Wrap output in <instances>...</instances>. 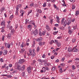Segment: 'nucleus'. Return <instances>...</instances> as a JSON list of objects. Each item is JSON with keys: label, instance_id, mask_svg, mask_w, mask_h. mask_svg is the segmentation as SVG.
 I'll return each instance as SVG.
<instances>
[{"label": "nucleus", "instance_id": "f03ea898", "mask_svg": "<svg viewBox=\"0 0 79 79\" xmlns=\"http://www.w3.org/2000/svg\"><path fill=\"white\" fill-rule=\"evenodd\" d=\"M29 52H28L27 53V55L29 56H30V55H31V53H32V50H31V49H29Z\"/></svg>", "mask_w": 79, "mask_h": 79}, {"label": "nucleus", "instance_id": "37998d69", "mask_svg": "<svg viewBox=\"0 0 79 79\" xmlns=\"http://www.w3.org/2000/svg\"><path fill=\"white\" fill-rule=\"evenodd\" d=\"M75 66L74 65H72V69L73 70H74L75 69Z\"/></svg>", "mask_w": 79, "mask_h": 79}, {"label": "nucleus", "instance_id": "69168bd1", "mask_svg": "<svg viewBox=\"0 0 79 79\" xmlns=\"http://www.w3.org/2000/svg\"><path fill=\"white\" fill-rule=\"evenodd\" d=\"M20 70H22L23 71V70H24V68H23V67H21L20 69Z\"/></svg>", "mask_w": 79, "mask_h": 79}, {"label": "nucleus", "instance_id": "680f3d73", "mask_svg": "<svg viewBox=\"0 0 79 79\" xmlns=\"http://www.w3.org/2000/svg\"><path fill=\"white\" fill-rule=\"evenodd\" d=\"M55 57V56H52L51 57V59H52V60H53V58H54V57Z\"/></svg>", "mask_w": 79, "mask_h": 79}, {"label": "nucleus", "instance_id": "b1692460", "mask_svg": "<svg viewBox=\"0 0 79 79\" xmlns=\"http://www.w3.org/2000/svg\"><path fill=\"white\" fill-rule=\"evenodd\" d=\"M60 73H63V69L62 68H61L59 70Z\"/></svg>", "mask_w": 79, "mask_h": 79}, {"label": "nucleus", "instance_id": "ea45409f", "mask_svg": "<svg viewBox=\"0 0 79 79\" xmlns=\"http://www.w3.org/2000/svg\"><path fill=\"white\" fill-rule=\"evenodd\" d=\"M27 27H28V28H31L32 27V25H29L27 26Z\"/></svg>", "mask_w": 79, "mask_h": 79}, {"label": "nucleus", "instance_id": "2eb2a0df", "mask_svg": "<svg viewBox=\"0 0 79 79\" xmlns=\"http://www.w3.org/2000/svg\"><path fill=\"white\" fill-rule=\"evenodd\" d=\"M5 8L4 7H3L1 10V11L2 13V11H5Z\"/></svg>", "mask_w": 79, "mask_h": 79}, {"label": "nucleus", "instance_id": "dca6fc26", "mask_svg": "<svg viewBox=\"0 0 79 79\" xmlns=\"http://www.w3.org/2000/svg\"><path fill=\"white\" fill-rule=\"evenodd\" d=\"M55 42H54V40H51L50 42H49V44L50 45H52L53 43H54Z\"/></svg>", "mask_w": 79, "mask_h": 79}, {"label": "nucleus", "instance_id": "423d86ee", "mask_svg": "<svg viewBox=\"0 0 79 79\" xmlns=\"http://www.w3.org/2000/svg\"><path fill=\"white\" fill-rule=\"evenodd\" d=\"M43 39H42V38L41 37H40L39 38L37 39L36 40L37 42H40V41H42V40Z\"/></svg>", "mask_w": 79, "mask_h": 79}, {"label": "nucleus", "instance_id": "de8ad7c7", "mask_svg": "<svg viewBox=\"0 0 79 79\" xmlns=\"http://www.w3.org/2000/svg\"><path fill=\"white\" fill-rule=\"evenodd\" d=\"M0 61L2 62H3V61H4L3 59V58H1L0 59Z\"/></svg>", "mask_w": 79, "mask_h": 79}, {"label": "nucleus", "instance_id": "4468645a", "mask_svg": "<svg viewBox=\"0 0 79 79\" xmlns=\"http://www.w3.org/2000/svg\"><path fill=\"white\" fill-rule=\"evenodd\" d=\"M15 30H14V29H12L11 30V34H13L14 33H15Z\"/></svg>", "mask_w": 79, "mask_h": 79}, {"label": "nucleus", "instance_id": "cd10ccee", "mask_svg": "<svg viewBox=\"0 0 79 79\" xmlns=\"http://www.w3.org/2000/svg\"><path fill=\"white\" fill-rule=\"evenodd\" d=\"M39 45L40 46H42V42H39Z\"/></svg>", "mask_w": 79, "mask_h": 79}, {"label": "nucleus", "instance_id": "0eeeda50", "mask_svg": "<svg viewBox=\"0 0 79 79\" xmlns=\"http://www.w3.org/2000/svg\"><path fill=\"white\" fill-rule=\"evenodd\" d=\"M16 12H15V15H18V9L19 8H18V7H16Z\"/></svg>", "mask_w": 79, "mask_h": 79}, {"label": "nucleus", "instance_id": "4d7b16f0", "mask_svg": "<svg viewBox=\"0 0 79 79\" xmlns=\"http://www.w3.org/2000/svg\"><path fill=\"white\" fill-rule=\"evenodd\" d=\"M77 28V26H75L74 27H73V29L74 30H75Z\"/></svg>", "mask_w": 79, "mask_h": 79}, {"label": "nucleus", "instance_id": "c03bdc74", "mask_svg": "<svg viewBox=\"0 0 79 79\" xmlns=\"http://www.w3.org/2000/svg\"><path fill=\"white\" fill-rule=\"evenodd\" d=\"M5 45L6 47H7V46H8V44H7V43H5Z\"/></svg>", "mask_w": 79, "mask_h": 79}, {"label": "nucleus", "instance_id": "052dcab7", "mask_svg": "<svg viewBox=\"0 0 79 79\" xmlns=\"http://www.w3.org/2000/svg\"><path fill=\"white\" fill-rule=\"evenodd\" d=\"M75 60H76V61H79V58H76L75 59Z\"/></svg>", "mask_w": 79, "mask_h": 79}, {"label": "nucleus", "instance_id": "09e8293b", "mask_svg": "<svg viewBox=\"0 0 79 79\" xmlns=\"http://www.w3.org/2000/svg\"><path fill=\"white\" fill-rule=\"evenodd\" d=\"M64 59H65L64 57L62 58L61 60V61H64Z\"/></svg>", "mask_w": 79, "mask_h": 79}, {"label": "nucleus", "instance_id": "7ed1b4c3", "mask_svg": "<svg viewBox=\"0 0 79 79\" xmlns=\"http://www.w3.org/2000/svg\"><path fill=\"white\" fill-rule=\"evenodd\" d=\"M1 25L3 27H5V22L3 20L1 22Z\"/></svg>", "mask_w": 79, "mask_h": 79}, {"label": "nucleus", "instance_id": "5701e85b", "mask_svg": "<svg viewBox=\"0 0 79 79\" xmlns=\"http://www.w3.org/2000/svg\"><path fill=\"white\" fill-rule=\"evenodd\" d=\"M67 24V22H66V21H65L64 22V26H66Z\"/></svg>", "mask_w": 79, "mask_h": 79}, {"label": "nucleus", "instance_id": "864d4df0", "mask_svg": "<svg viewBox=\"0 0 79 79\" xmlns=\"http://www.w3.org/2000/svg\"><path fill=\"white\" fill-rule=\"evenodd\" d=\"M34 3H31V4H30V6L32 7V6H34Z\"/></svg>", "mask_w": 79, "mask_h": 79}, {"label": "nucleus", "instance_id": "9d476101", "mask_svg": "<svg viewBox=\"0 0 79 79\" xmlns=\"http://www.w3.org/2000/svg\"><path fill=\"white\" fill-rule=\"evenodd\" d=\"M8 53V51L6 50H4V53L3 55H6L7 53Z\"/></svg>", "mask_w": 79, "mask_h": 79}, {"label": "nucleus", "instance_id": "a878e982", "mask_svg": "<svg viewBox=\"0 0 79 79\" xmlns=\"http://www.w3.org/2000/svg\"><path fill=\"white\" fill-rule=\"evenodd\" d=\"M38 61L39 62H40V63H43V60H42L38 59Z\"/></svg>", "mask_w": 79, "mask_h": 79}, {"label": "nucleus", "instance_id": "79ce46f5", "mask_svg": "<svg viewBox=\"0 0 79 79\" xmlns=\"http://www.w3.org/2000/svg\"><path fill=\"white\" fill-rule=\"evenodd\" d=\"M37 52H39V50H40V48H39V47H37Z\"/></svg>", "mask_w": 79, "mask_h": 79}, {"label": "nucleus", "instance_id": "a19ab883", "mask_svg": "<svg viewBox=\"0 0 79 79\" xmlns=\"http://www.w3.org/2000/svg\"><path fill=\"white\" fill-rule=\"evenodd\" d=\"M61 43H59L57 44V46L58 47H60V46H61Z\"/></svg>", "mask_w": 79, "mask_h": 79}, {"label": "nucleus", "instance_id": "473e14b6", "mask_svg": "<svg viewBox=\"0 0 79 79\" xmlns=\"http://www.w3.org/2000/svg\"><path fill=\"white\" fill-rule=\"evenodd\" d=\"M75 8H76V6H74V5H73L72 10H74V9H75Z\"/></svg>", "mask_w": 79, "mask_h": 79}, {"label": "nucleus", "instance_id": "f704fd0d", "mask_svg": "<svg viewBox=\"0 0 79 79\" xmlns=\"http://www.w3.org/2000/svg\"><path fill=\"white\" fill-rule=\"evenodd\" d=\"M42 69H43L42 70L44 71V73L45 72V70H46L45 69V67H43L42 68Z\"/></svg>", "mask_w": 79, "mask_h": 79}, {"label": "nucleus", "instance_id": "f257e3e1", "mask_svg": "<svg viewBox=\"0 0 79 79\" xmlns=\"http://www.w3.org/2000/svg\"><path fill=\"white\" fill-rule=\"evenodd\" d=\"M33 53H31V54L30 55V56H31L32 58H34L35 56V49H33L32 50Z\"/></svg>", "mask_w": 79, "mask_h": 79}, {"label": "nucleus", "instance_id": "e433bc0d", "mask_svg": "<svg viewBox=\"0 0 79 79\" xmlns=\"http://www.w3.org/2000/svg\"><path fill=\"white\" fill-rule=\"evenodd\" d=\"M39 34L40 36H42V32L41 31H39Z\"/></svg>", "mask_w": 79, "mask_h": 79}, {"label": "nucleus", "instance_id": "3c124183", "mask_svg": "<svg viewBox=\"0 0 79 79\" xmlns=\"http://www.w3.org/2000/svg\"><path fill=\"white\" fill-rule=\"evenodd\" d=\"M52 71H55V67H52Z\"/></svg>", "mask_w": 79, "mask_h": 79}, {"label": "nucleus", "instance_id": "2f4dec72", "mask_svg": "<svg viewBox=\"0 0 79 79\" xmlns=\"http://www.w3.org/2000/svg\"><path fill=\"white\" fill-rule=\"evenodd\" d=\"M58 31H55L53 33V34L54 35H56V34H57V33H58Z\"/></svg>", "mask_w": 79, "mask_h": 79}, {"label": "nucleus", "instance_id": "6e6d98bb", "mask_svg": "<svg viewBox=\"0 0 79 79\" xmlns=\"http://www.w3.org/2000/svg\"><path fill=\"white\" fill-rule=\"evenodd\" d=\"M10 44H8V45H7V48H10Z\"/></svg>", "mask_w": 79, "mask_h": 79}, {"label": "nucleus", "instance_id": "1a4fd4ad", "mask_svg": "<svg viewBox=\"0 0 79 79\" xmlns=\"http://www.w3.org/2000/svg\"><path fill=\"white\" fill-rule=\"evenodd\" d=\"M24 62V60H23V59L19 60V64H21V63H23Z\"/></svg>", "mask_w": 79, "mask_h": 79}, {"label": "nucleus", "instance_id": "7c9ffc66", "mask_svg": "<svg viewBox=\"0 0 79 79\" xmlns=\"http://www.w3.org/2000/svg\"><path fill=\"white\" fill-rule=\"evenodd\" d=\"M45 68L46 69V70H47V71H49L50 70V69L49 68L47 67V66H46Z\"/></svg>", "mask_w": 79, "mask_h": 79}, {"label": "nucleus", "instance_id": "49530a36", "mask_svg": "<svg viewBox=\"0 0 79 79\" xmlns=\"http://www.w3.org/2000/svg\"><path fill=\"white\" fill-rule=\"evenodd\" d=\"M22 5L21 4H19V5H18V8L21 7Z\"/></svg>", "mask_w": 79, "mask_h": 79}, {"label": "nucleus", "instance_id": "72a5a7b5", "mask_svg": "<svg viewBox=\"0 0 79 79\" xmlns=\"http://www.w3.org/2000/svg\"><path fill=\"white\" fill-rule=\"evenodd\" d=\"M13 15H12L10 17L9 19H10V20H11L12 19H13Z\"/></svg>", "mask_w": 79, "mask_h": 79}, {"label": "nucleus", "instance_id": "c756f323", "mask_svg": "<svg viewBox=\"0 0 79 79\" xmlns=\"http://www.w3.org/2000/svg\"><path fill=\"white\" fill-rule=\"evenodd\" d=\"M64 18H63L62 19V21H61V24H63V22H64Z\"/></svg>", "mask_w": 79, "mask_h": 79}, {"label": "nucleus", "instance_id": "bf43d9fd", "mask_svg": "<svg viewBox=\"0 0 79 79\" xmlns=\"http://www.w3.org/2000/svg\"><path fill=\"white\" fill-rule=\"evenodd\" d=\"M55 43H56V44H57L58 43V41L57 40H55Z\"/></svg>", "mask_w": 79, "mask_h": 79}, {"label": "nucleus", "instance_id": "bb28decb", "mask_svg": "<svg viewBox=\"0 0 79 79\" xmlns=\"http://www.w3.org/2000/svg\"><path fill=\"white\" fill-rule=\"evenodd\" d=\"M17 69H18V70H19V71H21V69H20V66L19 65H18L17 66Z\"/></svg>", "mask_w": 79, "mask_h": 79}, {"label": "nucleus", "instance_id": "20e7f679", "mask_svg": "<svg viewBox=\"0 0 79 79\" xmlns=\"http://www.w3.org/2000/svg\"><path fill=\"white\" fill-rule=\"evenodd\" d=\"M78 50H79L78 49L76 48H74L72 49V52H78Z\"/></svg>", "mask_w": 79, "mask_h": 79}, {"label": "nucleus", "instance_id": "4be33fe9", "mask_svg": "<svg viewBox=\"0 0 79 79\" xmlns=\"http://www.w3.org/2000/svg\"><path fill=\"white\" fill-rule=\"evenodd\" d=\"M59 29L61 30H62V31L63 30H64V27H63V26L59 27Z\"/></svg>", "mask_w": 79, "mask_h": 79}, {"label": "nucleus", "instance_id": "603ef678", "mask_svg": "<svg viewBox=\"0 0 79 79\" xmlns=\"http://www.w3.org/2000/svg\"><path fill=\"white\" fill-rule=\"evenodd\" d=\"M60 65L61 66H64V63H63L62 64H60Z\"/></svg>", "mask_w": 79, "mask_h": 79}, {"label": "nucleus", "instance_id": "393cba45", "mask_svg": "<svg viewBox=\"0 0 79 79\" xmlns=\"http://www.w3.org/2000/svg\"><path fill=\"white\" fill-rule=\"evenodd\" d=\"M69 30V34H71V33H72V31L71 30V29H68Z\"/></svg>", "mask_w": 79, "mask_h": 79}, {"label": "nucleus", "instance_id": "6ab92c4d", "mask_svg": "<svg viewBox=\"0 0 79 79\" xmlns=\"http://www.w3.org/2000/svg\"><path fill=\"white\" fill-rule=\"evenodd\" d=\"M6 76L7 77H8V78H11L12 77V76L10 75H7Z\"/></svg>", "mask_w": 79, "mask_h": 79}, {"label": "nucleus", "instance_id": "4c0bfd02", "mask_svg": "<svg viewBox=\"0 0 79 79\" xmlns=\"http://www.w3.org/2000/svg\"><path fill=\"white\" fill-rule=\"evenodd\" d=\"M46 6H47V4H46V3L44 2L43 5V7H45Z\"/></svg>", "mask_w": 79, "mask_h": 79}, {"label": "nucleus", "instance_id": "aec40b11", "mask_svg": "<svg viewBox=\"0 0 79 79\" xmlns=\"http://www.w3.org/2000/svg\"><path fill=\"white\" fill-rule=\"evenodd\" d=\"M79 14V11H76L75 16H77Z\"/></svg>", "mask_w": 79, "mask_h": 79}, {"label": "nucleus", "instance_id": "9b49d317", "mask_svg": "<svg viewBox=\"0 0 79 79\" xmlns=\"http://www.w3.org/2000/svg\"><path fill=\"white\" fill-rule=\"evenodd\" d=\"M72 48H71V47H69L68 49V51L69 52H73L72 51Z\"/></svg>", "mask_w": 79, "mask_h": 79}, {"label": "nucleus", "instance_id": "338daca9", "mask_svg": "<svg viewBox=\"0 0 79 79\" xmlns=\"http://www.w3.org/2000/svg\"><path fill=\"white\" fill-rule=\"evenodd\" d=\"M56 19H57V20H60V18H59V17L58 16H57L56 18Z\"/></svg>", "mask_w": 79, "mask_h": 79}, {"label": "nucleus", "instance_id": "8fccbe9b", "mask_svg": "<svg viewBox=\"0 0 79 79\" xmlns=\"http://www.w3.org/2000/svg\"><path fill=\"white\" fill-rule=\"evenodd\" d=\"M32 10H30V11L28 12V14L27 15V16H28V15H29L30 14V13H32Z\"/></svg>", "mask_w": 79, "mask_h": 79}, {"label": "nucleus", "instance_id": "39448f33", "mask_svg": "<svg viewBox=\"0 0 79 79\" xmlns=\"http://www.w3.org/2000/svg\"><path fill=\"white\" fill-rule=\"evenodd\" d=\"M46 28L48 31H50V28L49 27V26L48 25H46Z\"/></svg>", "mask_w": 79, "mask_h": 79}, {"label": "nucleus", "instance_id": "412c9836", "mask_svg": "<svg viewBox=\"0 0 79 79\" xmlns=\"http://www.w3.org/2000/svg\"><path fill=\"white\" fill-rule=\"evenodd\" d=\"M37 11L38 12V13H42V10L40 9H38L37 10Z\"/></svg>", "mask_w": 79, "mask_h": 79}, {"label": "nucleus", "instance_id": "13d9d810", "mask_svg": "<svg viewBox=\"0 0 79 79\" xmlns=\"http://www.w3.org/2000/svg\"><path fill=\"white\" fill-rule=\"evenodd\" d=\"M46 56H45V55L43 54L42 56V58H45Z\"/></svg>", "mask_w": 79, "mask_h": 79}, {"label": "nucleus", "instance_id": "ddd939ff", "mask_svg": "<svg viewBox=\"0 0 79 79\" xmlns=\"http://www.w3.org/2000/svg\"><path fill=\"white\" fill-rule=\"evenodd\" d=\"M5 27H3L1 28V29L2 30L1 32H3L5 31H4V29H5Z\"/></svg>", "mask_w": 79, "mask_h": 79}, {"label": "nucleus", "instance_id": "c85d7f7f", "mask_svg": "<svg viewBox=\"0 0 79 79\" xmlns=\"http://www.w3.org/2000/svg\"><path fill=\"white\" fill-rule=\"evenodd\" d=\"M29 20H27V19H26L25 20V24H26L27 23H29Z\"/></svg>", "mask_w": 79, "mask_h": 79}, {"label": "nucleus", "instance_id": "a18cd8bd", "mask_svg": "<svg viewBox=\"0 0 79 79\" xmlns=\"http://www.w3.org/2000/svg\"><path fill=\"white\" fill-rule=\"evenodd\" d=\"M11 37V34L9 33V34H8V36H7V37Z\"/></svg>", "mask_w": 79, "mask_h": 79}, {"label": "nucleus", "instance_id": "c9c22d12", "mask_svg": "<svg viewBox=\"0 0 79 79\" xmlns=\"http://www.w3.org/2000/svg\"><path fill=\"white\" fill-rule=\"evenodd\" d=\"M6 64H5L3 66H2V69H3V68H6Z\"/></svg>", "mask_w": 79, "mask_h": 79}, {"label": "nucleus", "instance_id": "774afa93", "mask_svg": "<svg viewBox=\"0 0 79 79\" xmlns=\"http://www.w3.org/2000/svg\"><path fill=\"white\" fill-rule=\"evenodd\" d=\"M14 73H18V70H14Z\"/></svg>", "mask_w": 79, "mask_h": 79}, {"label": "nucleus", "instance_id": "5fc2aeb1", "mask_svg": "<svg viewBox=\"0 0 79 79\" xmlns=\"http://www.w3.org/2000/svg\"><path fill=\"white\" fill-rule=\"evenodd\" d=\"M31 35H33V34L34 35V31H32L31 33Z\"/></svg>", "mask_w": 79, "mask_h": 79}, {"label": "nucleus", "instance_id": "58836bf2", "mask_svg": "<svg viewBox=\"0 0 79 79\" xmlns=\"http://www.w3.org/2000/svg\"><path fill=\"white\" fill-rule=\"evenodd\" d=\"M76 39L73 38L72 39V42L73 43H74V42H76Z\"/></svg>", "mask_w": 79, "mask_h": 79}, {"label": "nucleus", "instance_id": "6e6552de", "mask_svg": "<svg viewBox=\"0 0 79 79\" xmlns=\"http://www.w3.org/2000/svg\"><path fill=\"white\" fill-rule=\"evenodd\" d=\"M34 35H35L36 34H38V30L37 29H35L34 31Z\"/></svg>", "mask_w": 79, "mask_h": 79}, {"label": "nucleus", "instance_id": "0e129e2a", "mask_svg": "<svg viewBox=\"0 0 79 79\" xmlns=\"http://www.w3.org/2000/svg\"><path fill=\"white\" fill-rule=\"evenodd\" d=\"M73 60H69V61L68 62V63H71V62H72Z\"/></svg>", "mask_w": 79, "mask_h": 79}, {"label": "nucleus", "instance_id": "e2e57ef3", "mask_svg": "<svg viewBox=\"0 0 79 79\" xmlns=\"http://www.w3.org/2000/svg\"><path fill=\"white\" fill-rule=\"evenodd\" d=\"M71 22H68L67 24V25H68V26H69V24H71Z\"/></svg>", "mask_w": 79, "mask_h": 79}, {"label": "nucleus", "instance_id": "a211bd4d", "mask_svg": "<svg viewBox=\"0 0 79 79\" xmlns=\"http://www.w3.org/2000/svg\"><path fill=\"white\" fill-rule=\"evenodd\" d=\"M22 76L23 77H24L25 76V72H23L22 73Z\"/></svg>", "mask_w": 79, "mask_h": 79}, {"label": "nucleus", "instance_id": "f8f14e48", "mask_svg": "<svg viewBox=\"0 0 79 79\" xmlns=\"http://www.w3.org/2000/svg\"><path fill=\"white\" fill-rule=\"evenodd\" d=\"M25 51V49L24 48L22 49L21 50V51H20V53H23Z\"/></svg>", "mask_w": 79, "mask_h": 79}, {"label": "nucleus", "instance_id": "f3484780", "mask_svg": "<svg viewBox=\"0 0 79 79\" xmlns=\"http://www.w3.org/2000/svg\"><path fill=\"white\" fill-rule=\"evenodd\" d=\"M27 69L28 73H30V72H31V68L28 67L27 68Z\"/></svg>", "mask_w": 79, "mask_h": 79}]
</instances>
